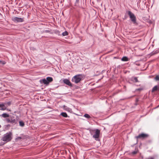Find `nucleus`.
<instances>
[{
	"label": "nucleus",
	"instance_id": "nucleus-1",
	"mask_svg": "<svg viewBox=\"0 0 159 159\" xmlns=\"http://www.w3.org/2000/svg\"><path fill=\"white\" fill-rule=\"evenodd\" d=\"M19 117L16 116V118H15V116L13 114L10 115L8 118H6L5 121L8 123H10L12 125H17L18 123Z\"/></svg>",
	"mask_w": 159,
	"mask_h": 159
},
{
	"label": "nucleus",
	"instance_id": "nucleus-2",
	"mask_svg": "<svg viewBox=\"0 0 159 159\" xmlns=\"http://www.w3.org/2000/svg\"><path fill=\"white\" fill-rule=\"evenodd\" d=\"M126 12L129 16L130 20L133 23L136 25H138V23L137 22L136 18L135 15L130 11H127Z\"/></svg>",
	"mask_w": 159,
	"mask_h": 159
},
{
	"label": "nucleus",
	"instance_id": "nucleus-3",
	"mask_svg": "<svg viewBox=\"0 0 159 159\" xmlns=\"http://www.w3.org/2000/svg\"><path fill=\"white\" fill-rule=\"evenodd\" d=\"M12 134L11 132H9L4 134L1 139V140L6 142L10 141L12 139Z\"/></svg>",
	"mask_w": 159,
	"mask_h": 159
},
{
	"label": "nucleus",
	"instance_id": "nucleus-4",
	"mask_svg": "<svg viewBox=\"0 0 159 159\" xmlns=\"http://www.w3.org/2000/svg\"><path fill=\"white\" fill-rule=\"evenodd\" d=\"M53 80V79L52 77H48L46 78V79L44 78L40 80V82L41 84H43L46 85H48L50 83L52 82Z\"/></svg>",
	"mask_w": 159,
	"mask_h": 159
},
{
	"label": "nucleus",
	"instance_id": "nucleus-5",
	"mask_svg": "<svg viewBox=\"0 0 159 159\" xmlns=\"http://www.w3.org/2000/svg\"><path fill=\"white\" fill-rule=\"evenodd\" d=\"M82 75L81 74L76 75L72 78L71 81L77 84L81 80L82 78Z\"/></svg>",
	"mask_w": 159,
	"mask_h": 159
},
{
	"label": "nucleus",
	"instance_id": "nucleus-6",
	"mask_svg": "<svg viewBox=\"0 0 159 159\" xmlns=\"http://www.w3.org/2000/svg\"><path fill=\"white\" fill-rule=\"evenodd\" d=\"M149 136V135L147 134L144 133H141L139 134L138 136L135 137V138L137 139H145L148 138Z\"/></svg>",
	"mask_w": 159,
	"mask_h": 159
},
{
	"label": "nucleus",
	"instance_id": "nucleus-7",
	"mask_svg": "<svg viewBox=\"0 0 159 159\" xmlns=\"http://www.w3.org/2000/svg\"><path fill=\"white\" fill-rule=\"evenodd\" d=\"M100 133V130L98 129H95L94 134L93 135V137L96 140H98L96 139H98L99 138Z\"/></svg>",
	"mask_w": 159,
	"mask_h": 159
},
{
	"label": "nucleus",
	"instance_id": "nucleus-8",
	"mask_svg": "<svg viewBox=\"0 0 159 159\" xmlns=\"http://www.w3.org/2000/svg\"><path fill=\"white\" fill-rule=\"evenodd\" d=\"M12 20L14 21L17 22H22L24 21L23 18L17 17H14L12 18Z\"/></svg>",
	"mask_w": 159,
	"mask_h": 159
},
{
	"label": "nucleus",
	"instance_id": "nucleus-9",
	"mask_svg": "<svg viewBox=\"0 0 159 159\" xmlns=\"http://www.w3.org/2000/svg\"><path fill=\"white\" fill-rule=\"evenodd\" d=\"M63 82L64 84L70 87H72L73 86V84H72L69 80L67 79H64L63 80Z\"/></svg>",
	"mask_w": 159,
	"mask_h": 159
},
{
	"label": "nucleus",
	"instance_id": "nucleus-10",
	"mask_svg": "<svg viewBox=\"0 0 159 159\" xmlns=\"http://www.w3.org/2000/svg\"><path fill=\"white\" fill-rule=\"evenodd\" d=\"M10 115L7 113H3L2 114H1V116L4 118H8L9 117Z\"/></svg>",
	"mask_w": 159,
	"mask_h": 159
},
{
	"label": "nucleus",
	"instance_id": "nucleus-11",
	"mask_svg": "<svg viewBox=\"0 0 159 159\" xmlns=\"http://www.w3.org/2000/svg\"><path fill=\"white\" fill-rule=\"evenodd\" d=\"M158 89V86L157 85H156L152 88L151 92L152 93H153L155 91H157Z\"/></svg>",
	"mask_w": 159,
	"mask_h": 159
},
{
	"label": "nucleus",
	"instance_id": "nucleus-12",
	"mask_svg": "<svg viewBox=\"0 0 159 159\" xmlns=\"http://www.w3.org/2000/svg\"><path fill=\"white\" fill-rule=\"evenodd\" d=\"M159 52V50H156V51H153V52H151L150 53V54L151 56H152V55H154L156 54L157 53Z\"/></svg>",
	"mask_w": 159,
	"mask_h": 159
},
{
	"label": "nucleus",
	"instance_id": "nucleus-13",
	"mask_svg": "<svg viewBox=\"0 0 159 159\" xmlns=\"http://www.w3.org/2000/svg\"><path fill=\"white\" fill-rule=\"evenodd\" d=\"M54 31L55 34L58 35H61L60 32L58 30H56Z\"/></svg>",
	"mask_w": 159,
	"mask_h": 159
},
{
	"label": "nucleus",
	"instance_id": "nucleus-14",
	"mask_svg": "<svg viewBox=\"0 0 159 159\" xmlns=\"http://www.w3.org/2000/svg\"><path fill=\"white\" fill-rule=\"evenodd\" d=\"M121 60L122 61H127L129 60V58L126 57H124L122 58Z\"/></svg>",
	"mask_w": 159,
	"mask_h": 159
},
{
	"label": "nucleus",
	"instance_id": "nucleus-15",
	"mask_svg": "<svg viewBox=\"0 0 159 159\" xmlns=\"http://www.w3.org/2000/svg\"><path fill=\"white\" fill-rule=\"evenodd\" d=\"M60 115L62 116L65 117H68V115L66 112H61Z\"/></svg>",
	"mask_w": 159,
	"mask_h": 159
},
{
	"label": "nucleus",
	"instance_id": "nucleus-16",
	"mask_svg": "<svg viewBox=\"0 0 159 159\" xmlns=\"http://www.w3.org/2000/svg\"><path fill=\"white\" fill-rule=\"evenodd\" d=\"M132 81H134L135 82H138L139 81L138 80L137 78L135 77H133L131 78Z\"/></svg>",
	"mask_w": 159,
	"mask_h": 159
},
{
	"label": "nucleus",
	"instance_id": "nucleus-17",
	"mask_svg": "<svg viewBox=\"0 0 159 159\" xmlns=\"http://www.w3.org/2000/svg\"><path fill=\"white\" fill-rule=\"evenodd\" d=\"M19 125L23 127L25 125V123L22 121H19Z\"/></svg>",
	"mask_w": 159,
	"mask_h": 159
},
{
	"label": "nucleus",
	"instance_id": "nucleus-18",
	"mask_svg": "<svg viewBox=\"0 0 159 159\" xmlns=\"http://www.w3.org/2000/svg\"><path fill=\"white\" fill-rule=\"evenodd\" d=\"M84 116L88 119H90L91 118V117L88 114H87V113L85 114L84 115Z\"/></svg>",
	"mask_w": 159,
	"mask_h": 159
},
{
	"label": "nucleus",
	"instance_id": "nucleus-19",
	"mask_svg": "<svg viewBox=\"0 0 159 159\" xmlns=\"http://www.w3.org/2000/svg\"><path fill=\"white\" fill-rule=\"evenodd\" d=\"M62 34L63 36H66L68 34V33L67 31H65L63 32Z\"/></svg>",
	"mask_w": 159,
	"mask_h": 159
},
{
	"label": "nucleus",
	"instance_id": "nucleus-20",
	"mask_svg": "<svg viewBox=\"0 0 159 159\" xmlns=\"http://www.w3.org/2000/svg\"><path fill=\"white\" fill-rule=\"evenodd\" d=\"M137 151H134L130 153V154H131L132 156H133L134 155L137 154Z\"/></svg>",
	"mask_w": 159,
	"mask_h": 159
},
{
	"label": "nucleus",
	"instance_id": "nucleus-21",
	"mask_svg": "<svg viewBox=\"0 0 159 159\" xmlns=\"http://www.w3.org/2000/svg\"><path fill=\"white\" fill-rule=\"evenodd\" d=\"M154 79L156 81H159V75H156Z\"/></svg>",
	"mask_w": 159,
	"mask_h": 159
},
{
	"label": "nucleus",
	"instance_id": "nucleus-22",
	"mask_svg": "<svg viewBox=\"0 0 159 159\" xmlns=\"http://www.w3.org/2000/svg\"><path fill=\"white\" fill-rule=\"evenodd\" d=\"M95 131V129H90L89 131L91 134L92 135L94 133Z\"/></svg>",
	"mask_w": 159,
	"mask_h": 159
},
{
	"label": "nucleus",
	"instance_id": "nucleus-23",
	"mask_svg": "<svg viewBox=\"0 0 159 159\" xmlns=\"http://www.w3.org/2000/svg\"><path fill=\"white\" fill-rule=\"evenodd\" d=\"M5 104L7 106H9L11 104V102L10 101H9L5 103Z\"/></svg>",
	"mask_w": 159,
	"mask_h": 159
},
{
	"label": "nucleus",
	"instance_id": "nucleus-24",
	"mask_svg": "<svg viewBox=\"0 0 159 159\" xmlns=\"http://www.w3.org/2000/svg\"><path fill=\"white\" fill-rule=\"evenodd\" d=\"M80 2V0H76L75 2V6H77V4H78Z\"/></svg>",
	"mask_w": 159,
	"mask_h": 159
},
{
	"label": "nucleus",
	"instance_id": "nucleus-25",
	"mask_svg": "<svg viewBox=\"0 0 159 159\" xmlns=\"http://www.w3.org/2000/svg\"><path fill=\"white\" fill-rule=\"evenodd\" d=\"M50 31L51 30H43V32H45V33H50Z\"/></svg>",
	"mask_w": 159,
	"mask_h": 159
},
{
	"label": "nucleus",
	"instance_id": "nucleus-26",
	"mask_svg": "<svg viewBox=\"0 0 159 159\" xmlns=\"http://www.w3.org/2000/svg\"><path fill=\"white\" fill-rule=\"evenodd\" d=\"M5 63H6V62H5V61H1V60L0 61V64H2V65H4V64H5Z\"/></svg>",
	"mask_w": 159,
	"mask_h": 159
},
{
	"label": "nucleus",
	"instance_id": "nucleus-27",
	"mask_svg": "<svg viewBox=\"0 0 159 159\" xmlns=\"http://www.w3.org/2000/svg\"><path fill=\"white\" fill-rule=\"evenodd\" d=\"M152 140L151 139L148 140L146 141V143L147 144L151 143H152Z\"/></svg>",
	"mask_w": 159,
	"mask_h": 159
},
{
	"label": "nucleus",
	"instance_id": "nucleus-28",
	"mask_svg": "<svg viewBox=\"0 0 159 159\" xmlns=\"http://www.w3.org/2000/svg\"><path fill=\"white\" fill-rule=\"evenodd\" d=\"M22 139V138L20 137H17L15 139L16 140H20Z\"/></svg>",
	"mask_w": 159,
	"mask_h": 159
},
{
	"label": "nucleus",
	"instance_id": "nucleus-29",
	"mask_svg": "<svg viewBox=\"0 0 159 159\" xmlns=\"http://www.w3.org/2000/svg\"><path fill=\"white\" fill-rule=\"evenodd\" d=\"M143 88H138V89H136V91H141L143 90Z\"/></svg>",
	"mask_w": 159,
	"mask_h": 159
},
{
	"label": "nucleus",
	"instance_id": "nucleus-30",
	"mask_svg": "<svg viewBox=\"0 0 159 159\" xmlns=\"http://www.w3.org/2000/svg\"><path fill=\"white\" fill-rule=\"evenodd\" d=\"M154 158L153 157H150L148 158H146L145 159H154Z\"/></svg>",
	"mask_w": 159,
	"mask_h": 159
},
{
	"label": "nucleus",
	"instance_id": "nucleus-31",
	"mask_svg": "<svg viewBox=\"0 0 159 159\" xmlns=\"http://www.w3.org/2000/svg\"><path fill=\"white\" fill-rule=\"evenodd\" d=\"M141 0H139L138 2V4L140 6V3H141Z\"/></svg>",
	"mask_w": 159,
	"mask_h": 159
},
{
	"label": "nucleus",
	"instance_id": "nucleus-32",
	"mask_svg": "<svg viewBox=\"0 0 159 159\" xmlns=\"http://www.w3.org/2000/svg\"><path fill=\"white\" fill-rule=\"evenodd\" d=\"M5 143H4L2 142H1V143H0V146H2L4 145Z\"/></svg>",
	"mask_w": 159,
	"mask_h": 159
},
{
	"label": "nucleus",
	"instance_id": "nucleus-33",
	"mask_svg": "<svg viewBox=\"0 0 159 159\" xmlns=\"http://www.w3.org/2000/svg\"><path fill=\"white\" fill-rule=\"evenodd\" d=\"M5 106L4 104H0V107H4Z\"/></svg>",
	"mask_w": 159,
	"mask_h": 159
},
{
	"label": "nucleus",
	"instance_id": "nucleus-34",
	"mask_svg": "<svg viewBox=\"0 0 159 159\" xmlns=\"http://www.w3.org/2000/svg\"><path fill=\"white\" fill-rule=\"evenodd\" d=\"M6 109V108H0V110H3V111L5 110Z\"/></svg>",
	"mask_w": 159,
	"mask_h": 159
},
{
	"label": "nucleus",
	"instance_id": "nucleus-35",
	"mask_svg": "<svg viewBox=\"0 0 159 159\" xmlns=\"http://www.w3.org/2000/svg\"><path fill=\"white\" fill-rule=\"evenodd\" d=\"M127 18V17H126L125 16L124 18L123 19L124 20H125Z\"/></svg>",
	"mask_w": 159,
	"mask_h": 159
},
{
	"label": "nucleus",
	"instance_id": "nucleus-36",
	"mask_svg": "<svg viewBox=\"0 0 159 159\" xmlns=\"http://www.w3.org/2000/svg\"><path fill=\"white\" fill-rule=\"evenodd\" d=\"M137 143H138V140H137L136 143H135L134 144H136Z\"/></svg>",
	"mask_w": 159,
	"mask_h": 159
},
{
	"label": "nucleus",
	"instance_id": "nucleus-37",
	"mask_svg": "<svg viewBox=\"0 0 159 159\" xmlns=\"http://www.w3.org/2000/svg\"><path fill=\"white\" fill-rule=\"evenodd\" d=\"M159 106V105H158V106H157V107H155V108H157Z\"/></svg>",
	"mask_w": 159,
	"mask_h": 159
},
{
	"label": "nucleus",
	"instance_id": "nucleus-38",
	"mask_svg": "<svg viewBox=\"0 0 159 159\" xmlns=\"http://www.w3.org/2000/svg\"><path fill=\"white\" fill-rule=\"evenodd\" d=\"M150 24L152 23V22L151 21H150Z\"/></svg>",
	"mask_w": 159,
	"mask_h": 159
},
{
	"label": "nucleus",
	"instance_id": "nucleus-39",
	"mask_svg": "<svg viewBox=\"0 0 159 159\" xmlns=\"http://www.w3.org/2000/svg\"><path fill=\"white\" fill-rule=\"evenodd\" d=\"M116 93H114V95H115V94H116Z\"/></svg>",
	"mask_w": 159,
	"mask_h": 159
},
{
	"label": "nucleus",
	"instance_id": "nucleus-40",
	"mask_svg": "<svg viewBox=\"0 0 159 159\" xmlns=\"http://www.w3.org/2000/svg\"><path fill=\"white\" fill-rule=\"evenodd\" d=\"M42 33H45V32H43V31H42Z\"/></svg>",
	"mask_w": 159,
	"mask_h": 159
},
{
	"label": "nucleus",
	"instance_id": "nucleus-41",
	"mask_svg": "<svg viewBox=\"0 0 159 159\" xmlns=\"http://www.w3.org/2000/svg\"><path fill=\"white\" fill-rule=\"evenodd\" d=\"M124 88H125L126 87L125 86H124Z\"/></svg>",
	"mask_w": 159,
	"mask_h": 159
},
{
	"label": "nucleus",
	"instance_id": "nucleus-42",
	"mask_svg": "<svg viewBox=\"0 0 159 159\" xmlns=\"http://www.w3.org/2000/svg\"><path fill=\"white\" fill-rule=\"evenodd\" d=\"M143 1H142V3H143Z\"/></svg>",
	"mask_w": 159,
	"mask_h": 159
},
{
	"label": "nucleus",
	"instance_id": "nucleus-43",
	"mask_svg": "<svg viewBox=\"0 0 159 159\" xmlns=\"http://www.w3.org/2000/svg\"><path fill=\"white\" fill-rule=\"evenodd\" d=\"M0 116H1V115H0Z\"/></svg>",
	"mask_w": 159,
	"mask_h": 159
}]
</instances>
